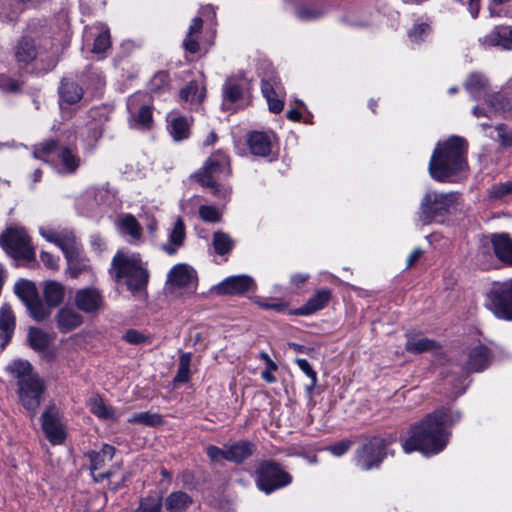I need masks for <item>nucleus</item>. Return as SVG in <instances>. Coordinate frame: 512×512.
Returning a JSON list of instances; mask_svg holds the SVG:
<instances>
[{"label": "nucleus", "mask_w": 512, "mask_h": 512, "mask_svg": "<svg viewBox=\"0 0 512 512\" xmlns=\"http://www.w3.org/2000/svg\"><path fill=\"white\" fill-rule=\"evenodd\" d=\"M460 418L458 411L445 408L427 415L410 428L408 437L402 443L404 452L419 451L426 456L440 453L449 441L450 432L447 429Z\"/></svg>", "instance_id": "obj_1"}, {"label": "nucleus", "mask_w": 512, "mask_h": 512, "mask_svg": "<svg viewBox=\"0 0 512 512\" xmlns=\"http://www.w3.org/2000/svg\"><path fill=\"white\" fill-rule=\"evenodd\" d=\"M467 168L466 143L460 137H451L438 144L430 162L429 174L438 182H453Z\"/></svg>", "instance_id": "obj_2"}, {"label": "nucleus", "mask_w": 512, "mask_h": 512, "mask_svg": "<svg viewBox=\"0 0 512 512\" xmlns=\"http://www.w3.org/2000/svg\"><path fill=\"white\" fill-rule=\"evenodd\" d=\"M7 370L18 379V395L21 404L34 416L45 391L43 380L26 360H14L7 366Z\"/></svg>", "instance_id": "obj_3"}, {"label": "nucleus", "mask_w": 512, "mask_h": 512, "mask_svg": "<svg viewBox=\"0 0 512 512\" xmlns=\"http://www.w3.org/2000/svg\"><path fill=\"white\" fill-rule=\"evenodd\" d=\"M112 267L117 279L126 280L131 293L143 292L148 284L149 272L142 266L139 254L119 251L113 258Z\"/></svg>", "instance_id": "obj_4"}, {"label": "nucleus", "mask_w": 512, "mask_h": 512, "mask_svg": "<svg viewBox=\"0 0 512 512\" xmlns=\"http://www.w3.org/2000/svg\"><path fill=\"white\" fill-rule=\"evenodd\" d=\"M459 204L457 192L427 191L421 199L418 220L422 225L434 221L443 222L444 218L456 210Z\"/></svg>", "instance_id": "obj_5"}, {"label": "nucleus", "mask_w": 512, "mask_h": 512, "mask_svg": "<svg viewBox=\"0 0 512 512\" xmlns=\"http://www.w3.org/2000/svg\"><path fill=\"white\" fill-rule=\"evenodd\" d=\"M229 173L227 156L216 152L207 159L204 167L195 173L194 177L203 186L209 187L215 196L225 199L230 195L231 189L226 185L218 184V180L221 176H227Z\"/></svg>", "instance_id": "obj_6"}, {"label": "nucleus", "mask_w": 512, "mask_h": 512, "mask_svg": "<svg viewBox=\"0 0 512 512\" xmlns=\"http://www.w3.org/2000/svg\"><path fill=\"white\" fill-rule=\"evenodd\" d=\"M0 245L12 257L32 261L35 259L34 248L24 228H8L0 235Z\"/></svg>", "instance_id": "obj_7"}, {"label": "nucleus", "mask_w": 512, "mask_h": 512, "mask_svg": "<svg viewBox=\"0 0 512 512\" xmlns=\"http://www.w3.org/2000/svg\"><path fill=\"white\" fill-rule=\"evenodd\" d=\"M486 307L504 320H512V278L495 283L486 298Z\"/></svg>", "instance_id": "obj_8"}, {"label": "nucleus", "mask_w": 512, "mask_h": 512, "mask_svg": "<svg viewBox=\"0 0 512 512\" xmlns=\"http://www.w3.org/2000/svg\"><path fill=\"white\" fill-rule=\"evenodd\" d=\"M291 480V476L272 461L261 463L257 469V486L267 494L290 484Z\"/></svg>", "instance_id": "obj_9"}, {"label": "nucleus", "mask_w": 512, "mask_h": 512, "mask_svg": "<svg viewBox=\"0 0 512 512\" xmlns=\"http://www.w3.org/2000/svg\"><path fill=\"white\" fill-rule=\"evenodd\" d=\"M167 285L173 293H193L197 288L196 271L187 264H177L168 273Z\"/></svg>", "instance_id": "obj_10"}, {"label": "nucleus", "mask_w": 512, "mask_h": 512, "mask_svg": "<svg viewBox=\"0 0 512 512\" xmlns=\"http://www.w3.org/2000/svg\"><path fill=\"white\" fill-rule=\"evenodd\" d=\"M386 446L387 443L383 438H372L357 451V465L362 470L378 467L385 457Z\"/></svg>", "instance_id": "obj_11"}, {"label": "nucleus", "mask_w": 512, "mask_h": 512, "mask_svg": "<svg viewBox=\"0 0 512 512\" xmlns=\"http://www.w3.org/2000/svg\"><path fill=\"white\" fill-rule=\"evenodd\" d=\"M40 235L48 242L56 244L64 253L66 259L71 261L75 254V243L77 242L74 233L68 229L55 230L50 227H41Z\"/></svg>", "instance_id": "obj_12"}, {"label": "nucleus", "mask_w": 512, "mask_h": 512, "mask_svg": "<svg viewBox=\"0 0 512 512\" xmlns=\"http://www.w3.org/2000/svg\"><path fill=\"white\" fill-rule=\"evenodd\" d=\"M74 302L76 307L86 314H95L103 308L102 292L95 287H86L76 291Z\"/></svg>", "instance_id": "obj_13"}, {"label": "nucleus", "mask_w": 512, "mask_h": 512, "mask_svg": "<svg viewBox=\"0 0 512 512\" xmlns=\"http://www.w3.org/2000/svg\"><path fill=\"white\" fill-rule=\"evenodd\" d=\"M478 43L485 50L494 47L502 50H512V27L506 25L495 26L489 33L479 37Z\"/></svg>", "instance_id": "obj_14"}, {"label": "nucleus", "mask_w": 512, "mask_h": 512, "mask_svg": "<svg viewBox=\"0 0 512 512\" xmlns=\"http://www.w3.org/2000/svg\"><path fill=\"white\" fill-rule=\"evenodd\" d=\"M115 453V448L108 444L103 445L102 449L98 452L92 451L88 453V457L90 459V470L93 479L96 482L103 481L106 478H109L112 475L110 470H104V466L106 462L112 460Z\"/></svg>", "instance_id": "obj_15"}, {"label": "nucleus", "mask_w": 512, "mask_h": 512, "mask_svg": "<svg viewBox=\"0 0 512 512\" xmlns=\"http://www.w3.org/2000/svg\"><path fill=\"white\" fill-rule=\"evenodd\" d=\"M261 91L267 100L269 110L273 113L282 111L285 96L284 88L278 77L272 76L268 79L262 80Z\"/></svg>", "instance_id": "obj_16"}, {"label": "nucleus", "mask_w": 512, "mask_h": 512, "mask_svg": "<svg viewBox=\"0 0 512 512\" xmlns=\"http://www.w3.org/2000/svg\"><path fill=\"white\" fill-rule=\"evenodd\" d=\"M140 94L131 96L127 101V108L130 112L129 125L133 129L145 130L151 127L152 111L150 107L143 105L137 110Z\"/></svg>", "instance_id": "obj_17"}, {"label": "nucleus", "mask_w": 512, "mask_h": 512, "mask_svg": "<svg viewBox=\"0 0 512 512\" xmlns=\"http://www.w3.org/2000/svg\"><path fill=\"white\" fill-rule=\"evenodd\" d=\"M253 279L247 275L230 276L213 288L218 295L243 294L253 287Z\"/></svg>", "instance_id": "obj_18"}, {"label": "nucleus", "mask_w": 512, "mask_h": 512, "mask_svg": "<svg viewBox=\"0 0 512 512\" xmlns=\"http://www.w3.org/2000/svg\"><path fill=\"white\" fill-rule=\"evenodd\" d=\"M42 428L46 437L53 445L61 444L64 441L65 432L53 408L46 410L42 414Z\"/></svg>", "instance_id": "obj_19"}, {"label": "nucleus", "mask_w": 512, "mask_h": 512, "mask_svg": "<svg viewBox=\"0 0 512 512\" xmlns=\"http://www.w3.org/2000/svg\"><path fill=\"white\" fill-rule=\"evenodd\" d=\"M247 87V81L240 76H233L228 78L222 89L223 94V109H230V105L236 103L243 98L244 91Z\"/></svg>", "instance_id": "obj_20"}, {"label": "nucleus", "mask_w": 512, "mask_h": 512, "mask_svg": "<svg viewBox=\"0 0 512 512\" xmlns=\"http://www.w3.org/2000/svg\"><path fill=\"white\" fill-rule=\"evenodd\" d=\"M16 326L15 315L8 304L0 307V351L10 342Z\"/></svg>", "instance_id": "obj_21"}, {"label": "nucleus", "mask_w": 512, "mask_h": 512, "mask_svg": "<svg viewBox=\"0 0 512 512\" xmlns=\"http://www.w3.org/2000/svg\"><path fill=\"white\" fill-rule=\"evenodd\" d=\"M273 139L272 132L253 131L248 135L247 144L252 154L267 156L271 151Z\"/></svg>", "instance_id": "obj_22"}, {"label": "nucleus", "mask_w": 512, "mask_h": 512, "mask_svg": "<svg viewBox=\"0 0 512 512\" xmlns=\"http://www.w3.org/2000/svg\"><path fill=\"white\" fill-rule=\"evenodd\" d=\"M491 354L483 344H477L469 349L466 369L471 372L484 370L490 363Z\"/></svg>", "instance_id": "obj_23"}, {"label": "nucleus", "mask_w": 512, "mask_h": 512, "mask_svg": "<svg viewBox=\"0 0 512 512\" xmlns=\"http://www.w3.org/2000/svg\"><path fill=\"white\" fill-rule=\"evenodd\" d=\"M206 96V87L204 80H193L188 83L180 91V98L182 101L189 103L192 109H197Z\"/></svg>", "instance_id": "obj_24"}, {"label": "nucleus", "mask_w": 512, "mask_h": 512, "mask_svg": "<svg viewBox=\"0 0 512 512\" xmlns=\"http://www.w3.org/2000/svg\"><path fill=\"white\" fill-rule=\"evenodd\" d=\"M186 237L185 225L181 218H177L173 227L168 232V242L162 245V249L168 255H174L184 244Z\"/></svg>", "instance_id": "obj_25"}, {"label": "nucleus", "mask_w": 512, "mask_h": 512, "mask_svg": "<svg viewBox=\"0 0 512 512\" xmlns=\"http://www.w3.org/2000/svg\"><path fill=\"white\" fill-rule=\"evenodd\" d=\"M80 165V158L77 153L70 148H61L57 153L55 168L59 173L72 174Z\"/></svg>", "instance_id": "obj_26"}, {"label": "nucleus", "mask_w": 512, "mask_h": 512, "mask_svg": "<svg viewBox=\"0 0 512 512\" xmlns=\"http://www.w3.org/2000/svg\"><path fill=\"white\" fill-rule=\"evenodd\" d=\"M57 327L62 333H67L83 323V317L72 308H61L56 315Z\"/></svg>", "instance_id": "obj_27"}, {"label": "nucleus", "mask_w": 512, "mask_h": 512, "mask_svg": "<svg viewBox=\"0 0 512 512\" xmlns=\"http://www.w3.org/2000/svg\"><path fill=\"white\" fill-rule=\"evenodd\" d=\"M496 257L507 265L512 266V239L509 235L493 234L491 237Z\"/></svg>", "instance_id": "obj_28"}, {"label": "nucleus", "mask_w": 512, "mask_h": 512, "mask_svg": "<svg viewBox=\"0 0 512 512\" xmlns=\"http://www.w3.org/2000/svg\"><path fill=\"white\" fill-rule=\"evenodd\" d=\"M117 229L121 234L130 236V243H138L142 238V228L137 219L131 215L126 214L117 221Z\"/></svg>", "instance_id": "obj_29"}, {"label": "nucleus", "mask_w": 512, "mask_h": 512, "mask_svg": "<svg viewBox=\"0 0 512 512\" xmlns=\"http://www.w3.org/2000/svg\"><path fill=\"white\" fill-rule=\"evenodd\" d=\"M331 291L328 289H321L300 308L297 309L298 315H310L323 309L329 302Z\"/></svg>", "instance_id": "obj_30"}, {"label": "nucleus", "mask_w": 512, "mask_h": 512, "mask_svg": "<svg viewBox=\"0 0 512 512\" xmlns=\"http://www.w3.org/2000/svg\"><path fill=\"white\" fill-rule=\"evenodd\" d=\"M464 86L473 99H480L487 96L488 80L481 73L474 72L469 74Z\"/></svg>", "instance_id": "obj_31"}, {"label": "nucleus", "mask_w": 512, "mask_h": 512, "mask_svg": "<svg viewBox=\"0 0 512 512\" xmlns=\"http://www.w3.org/2000/svg\"><path fill=\"white\" fill-rule=\"evenodd\" d=\"M405 348L411 353H423L427 351H434L438 348L437 343L421 334H407V341Z\"/></svg>", "instance_id": "obj_32"}, {"label": "nucleus", "mask_w": 512, "mask_h": 512, "mask_svg": "<svg viewBox=\"0 0 512 512\" xmlns=\"http://www.w3.org/2000/svg\"><path fill=\"white\" fill-rule=\"evenodd\" d=\"M14 54L17 62L23 64L30 63L37 55L34 41L31 38L23 37L16 45Z\"/></svg>", "instance_id": "obj_33"}, {"label": "nucleus", "mask_w": 512, "mask_h": 512, "mask_svg": "<svg viewBox=\"0 0 512 512\" xmlns=\"http://www.w3.org/2000/svg\"><path fill=\"white\" fill-rule=\"evenodd\" d=\"M228 461L240 463L254 451V445L249 441H240L227 445Z\"/></svg>", "instance_id": "obj_34"}, {"label": "nucleus", "mask_w": 512, "mask_h": 512, "mask_svg": "<svg viewBox=\"0 0 512 512\" xmlns=\"http://www.w3.org/2000/svg\"><path fill=\"white\" fill-rule=\"evenodd\" d=\"M168 131L175 141L188 138L190 133V122L186 117L175 116L169 121Z\"/></svg>", "instance_id": "obj_35"}, {"label": "nucleus", "mask_w": 512, "mask_h": 512, "mask_svg": "<svg viewBox=\"0 0 512 512\" xmlns=\"http://www.w3.org/2000/svg\"><path fill=\"white\" fill-rule=\"evenodd\" d=\"M191 503L192 499L187 493L176 491L167 496L165 506L170 512H184Z\"/></svg>", "instance_id": "obj_36"}, {"label": "nucleus", "mask_w": 512, "mask_h": 512, "mask_svg": "<svg viewBox=\"0 0 512 512\" xmlns=\"http://www.w3.org/2000/svg\"><path fill=\"white\" fill-rule=\"evenodd\" d=\"M203 26V20L201 17H195L192 20L191 25L189 26L187 35L183 41L184 49L190 53H196L199 50V43L197 41L196 35H198Z\"/></svg>", "instance_id": "obj_37"}, {"label": "nucleus", "mask_w": 512, "mask_h": 512, "mask_svg": "<svg viewBox=\"0 0 512 512\" xmlns=\"http://www.w3.org/2000/svg\"><path fill=\"white\" fill-rule=\"evenodd\" d=\"M60 99L62 102L74 104L78 102L83 95L82 88L73 81L63 80L60 86Z\"/></svg>", "instance_id": "obj_38"}, {"label": "nucleus", "mask_w": 512, "mask_h": 512, "mask_svg": "<svg viewBox=\"0 0 512 512\" xmlns=\"http://www.w3.org/2000/svg\"><path fill=\"white\" fill-rule=\"evenodd\" d=\"M90 411L99 419L116 421L117 416L114 409L105 404L99 396H93L89 400Z\"/></svg>", "instance_id": "obj_39"}, {"label": "nucleus", "mask_w": 512, "mask_h": 512, "mask_svg": "<svg viewBox=\"0 0 512 512\" xmlns=\"http://www.w3.org/2000/svg\"><path fill=\"white\" fill-rule=\"evenodd\" d=\"M212 245L215 253L222 256L230 253L234 248L235 243L229 234L222 231H216L212 236Z\"/></svg>", "instance_id": "obj_40"}, {"label": "nucleus", "mask_w": 512, "mask_h": 512, "mask_svg": "<svg viewBox=\"0 0 512 512\" xmlns=\"http://www.w3.org/2000/svg\"><path fill=\"white\" fill-rule=\"evenodd\" d=\"M28 342L34 350L44 351L48 348L51 338L43 330L31 327L28 331Z\"/></svg>", "instance_id": "obj_41"}, {"label": "nucleus", "mask_w": 512, "mask_h": 512, "mask_svg": "<svg viewBox=\"0 0 512 512\" xmlns=\"http://www.w3.org/2000/svg\"><path fill=\"white\" fill-rule=\"evenodd\" d=\"M44 297L49 306H57L64 297V287L55 281H49L44 288Z\"/></svg>", "instance_id": "obj_42"}, {"label": "nucleus", "mask_w": 512, "mask_h": 512, "mask_svg": "<svg viewBox=\"0 0 512 512\" xmlns=\"http://www.w3.org/2000/svg\"><path fill=\"white\" fill-rule=\"evenodd\" d=\"M14 292L25 305L38 297L35 285L27 280L17 282L14 286Z\"/></svg>", "instance_id": "obj_43"}, {"label": "nucleus", "mask_w": 512, "mask_h": 512, "mask_svg": "<svg viewBox=\"0 0 512 512\" xmlns=\"http://www.w3.org/2000/svg\"><path fill=\"white\" fill-rule=\"evenodd\" d=\"M97 28L99 32L94 39L92 52L101 54L111 46L110 33L109 29L103 24H100Z\"/></svg>", "instance_id": "obj_44"}, {"label": "nucleus", "mask_w": 512, "mask_h": 512, "mask_svg": "<svg viewBox=\"0 0 512 512\" xmlns=\"http://www.w3.org/2000/svg\"><path fill=\"white\" fill-rule=\"evenodd\" d=\"M129 423L141 424L145 426H157L162 423L161 415L148 411L135 413L128 419Z\"/></svg>", "instance_id": "obj_45"}, {"label": "nucleus", "mask_w": 512, "mask_h": 512, "mask_svg": "<svg viewBox=\"0 0 512 512\" xmlns=\"http://www.w3.org/2000/svg\"><path fill=\"white\" fill-rule=\"evenodd\" d=\"M30 316L37 322L43 321L50 315V310L36 297L34 300L25 305Z\"/></svg>", "instance_id": "obj_46"}, {"label": "nucleus", "mask_w": 512, "mask_h": 512, "mask_svg": "<svg viewBox=\"0 0 512 512\" xmlns=\"http://www.w3.org/2000/svg\"><path fill=\"white\" fill-rule=\"evenodd\" d=\"M123 339L129 344L138 346L150 345L153 341V337L150 334L140 332L136 329L127 330L123 335Z\"/></svg>", "instance_id": "obj_47"}, {"label": "nucleus", "mask_w": 512, "mask_h": 512, "mask_svg": "<svg viewBox=\"0 0 512 512\" xmlns=\"http://www.w3.org/2000/svg\"><path fill=\"white\" fill-rule=\"evenodd\" d=\"M75 250V254L72 257L73 259H71V261L66 259L68 264V273L71 277H77L87 267L86 263L82 260L80 245L78 242L75 243Z\"/></svg>", "instance_id": "obj_48"}, {"label": "nucleus", "mask_w": 512, "mask_h": 512, "mask_svg": "<svg viewBox=\"0 0 512 512\" xmlns=\"http://www.w3.org/2000/svg\"><path fill=\"white\" fill-rule=\"evenodd\" d=\"M162 498L159 495H149L142 499L135 512H161Z\"/></svg>", "instance_id": "obj_49"}, {"label": "nucleus", "mask_w": 512, "mask_h": 512, "mask_svg": "<svg viewBox=\"0 0 512 512\" xmlns=\"http://www.w3.org/2000/svg\"><path fill=\"white\" fill-rule=\"evenodd\" d=\"M192 355L190 353H183L179 359L178 372L175 376L176 382H187L190 377V364Z\"/></svg>", "instance_id": "obj_50"}, {"label": "nucleus", "mask_w": 512, "mask_h": 512, "mask_svg": "<svg viewBox=\"0 0 512 512\" xmlns=\"http://www.w3.org/2000/svg\"><path fill=\"white\" fill-rule=\"evenodd\" d=\"M57 143L54 140H47L34 147L33 156L44 161H48L52 153L55 151Z\"/></svg>", "instance_id": "obj_51"}, {"label": "nucleus", "mask_w": 512, "mask_h": 512, "mask_svg": "<svg viewBox=\"0 0 512 512\" xmlns=\"http://www.w3.org/2000/svg\"><path fill=\"white\" fill-rule=\"evenodd\" d=\"M170 83L169 74L165 71L158 72L150 81V90L154 93H160L168 88Z\"/></svg>", "instance_id": "obj_52"}, {"label": "nucleus", "mask_w": 512, "mask_h": 512, "mask_svg": "<svg viewBox=\"0 0 512 512\" xmlns=\"http://www.w3.org/2000/svg\"><path fill=\"white\" fill-rule=\"evenodd\" d=\"M509 195H512V180L495 184L489 190V197L491 199H501Z\"/></svg>", "instance_id": "obj_53"}, {"label": "nucleus", "mask_w": 512, "mask_h": 512, "mask_svg": "<svg viewBox=\"0 0 512 512\" xmlns=\"http://www.w3.org/2000/svg\"><path fill=\"white\" fill-rule=\"evenodd\" d=\"M430 33V27L426 23L416 24L408 32L409 39L414 43L424 41Z\"/></svg>", "instance_id": "obj_54"}, {"label": "nucleus", "mask_w": 512, "mask_h": 512, "mask_svg": "<svg viewBox=\"0 0 512 512\" xmlns=\"http://www.w3.org/2000/svg\"><path fill=\"white\" fill-rule=\"evenodd\" d=\"M296 13L297 17L302 20H313L321 17L324 10L318 7H299Z\"/></svg>", "instance_id": "obj_55"}, {"label": "nucleus", "mask_w": 512, "mask_h": 512, "mask_svg": "<svg viewBox=\"0 0 512 512\" xmlns=\"http://www.w3.org/2000/svg\"><path fill=\"white\" fill-rule=\"evenodd\" d=\"M199 215L201 219L206 222H218L220 220L219 211L214 206L210 205L200 206Z\"/></svg>", "instance_id": "obj_56"}, {"label": "nucleus", "mask_w": 512, "mask_h": 512, "mask_svg": "<svg viewBox=\"0 0 512 512\" xmlns=\"http://www.w3.org/2000/svg\"><path fill=\"white\" fill-rule=\"evenodd\" d=\"M208 457L214 461V462H220L223 460L228 461V449L227 445H225L223 448H219L214 445H210L206 449Z\"/></svg>", "instance_id": "obj_57"}, {"label": "nucleus", "mask_w": 512, "mask_h": 512, "mask_svg": "<svg viewBox=\"0 0 512 512\" xmlns=\"http://www.w3.org/2000/svg\"><path fill=\"white\" fill-rule=\"evenodd\" d=\"M0 89L4 92L15 93L20 89V83L8 75H0Z\"/></svg>", "instance_id": "obj_58"}, {"label": "nucleus", "mask_w": 512, "mask_h": 512, "mask_svg": "<svg viewBox=\"0 0 512 512\" xmlns=\"http://www.w3.org/2000/svg\"><path fill=\"white\" fill-rule=\"evenodd\" d=\"M351 444L352 443L349 440H341L327 447V450L334 456L340 457L350 449Z\"/></svg>", "instance_id": "obj_59"}, {"label": "nucleus", "mask_w": 512, "mask_h": 512, "mask_svg": "<svg viewBox=\"0 0 512 512\" xmlns=\"http://www.w3.org/2000/svg\"><path fill=\"white\" fill-rule=\"evenodd\" d=\"M298 367L311 379L313 382H317L316 372L313 370L311 365L306 359L297 358L295 360Z\"/></svg>", "instance_id": "obj_60"}, {"label": "nucleus", "mask_w": 512, "mask_h": 512, "mask_svg": "<svg viewBox=\"0 0 512 512\" xmlns=\"http://www.w3.org/2000/svg\"><path fill=\"white\" fill-rule=\"evenodd\" d=\"M41 261L44 263V265L51 269V270H57L58 269V259L55 258L52 254L42 251L40 254Z\"/></svg>", "instance_id": "obj_61"}, {"label": "nucleus", "mask_w": 512, "mask_h": 512, "mask_svg": "<svg viewBox=\"0 0 512 512\" xmlns=\"http://www.w3.org/2000/svg\"><path fill=\"white\" fill-rule=\"evenodd\" d=\"M424 254L421 248H415L407 258V267L413 266Z\"/></svg>", "instance_id": "obj_62"}, {"label": "nucleus", "mask_w": 512, "mask_h": 512, "mask_svg": "<svg viewBox=\"0 0 512 512\" xmlns=\"http://www.w3.org/2000/svg\"><path fill=\"white\" fill-rule=\"evenodd\" d=\"M309 279L307 273H297L291 276V283L296 287H301Z\"/></svg>", "instance_id": "obj_63"}, {"label": "nucleus", "mask_w": 512, "mask_h": 512, "mask_svg": "<svg viewBox=\"0 0 512 512\" xmlns=\"http://www.w3.org/2000/svg\"><path fill=\"white\" fill-rule=\"evenodd\" d=\"M276 369H270L269 366H266V369L262 371L261 376L262 378L267 381L268 383H273L276 381V378L272 374L273 371Z\"/></svg>", "instance_id": "obj_64"}]
</instances>
